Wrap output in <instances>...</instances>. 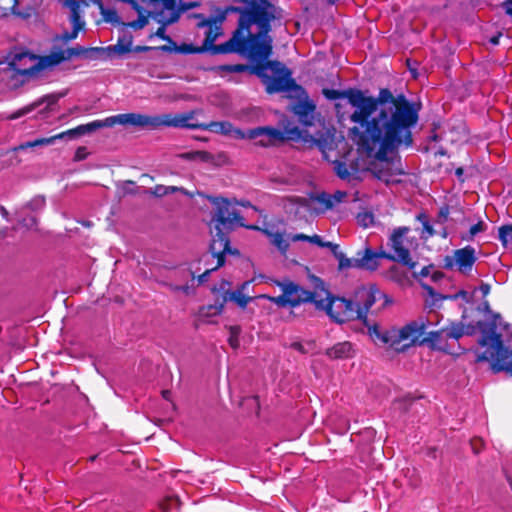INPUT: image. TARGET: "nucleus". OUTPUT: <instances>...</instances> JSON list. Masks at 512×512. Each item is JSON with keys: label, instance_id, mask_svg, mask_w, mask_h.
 <instances>
[{"label": "nucleus", "instance_id": "864d4df0", "mask_svg": "<svg viewBox=\"0 0 512 512\" xmlns=\"http://www.w3.org/2000/svg\"><path fill=\"white\" fill-rule=\"evenodd\" d=\"M23 225L31 228L36 225V219L34 217H31L27 222L26 220H23Z\"/></svg>", "mask_w": 512, "mask_h": 512}, {"label": "nucleus", "instance_id": "9d476101", "mask_svg": "<svg viewBox=\"0 0 512 512\" xmlns=\"http://www.w3.org/2000/svg\"><path fill=\"white\" fill-rule=\"evenodd\" d=\"M165 114L149 116L140 113H124L109 116L103 120H95L86 124V131L92 133L100 128L113 127L115 125H122L125 127H149V128H158L161 126H165V124H169L170 122L166 120Z\"/></svg>", "mask_w": 512, "mask_h": 512}, {"label": "nucleus", "instance_id": "a211bd4d", "mask_svg": "<svg viewBox=\"0 0 512 512\" xmlns=\"http://www.w3.org/2000/svg\"><path fill=\"white\" fill-rule=\"evenodd\" d=\"M212 241L209 248V253L203 256L206 261L208 257L217 259L215 268L221 267L225 262V254L232 253L230 249V242L227 234L223 230L211 228Z\"/></svg>", "mask_w": 512, "mask_h": 512}, {"label": "nucleus", "instance_id": "69168bd1", "mask_svg": "<svg viewBox=\"0 0 512 512\" xmlns=\"http://www.w3.org/2000/svg\"><path fill=\"white\" fill-rule=\"evenodd\" d=\"M249 285H250V281H245L244 283L241 284V286L238 290H242V292L244 293V290L247 289V287Z\"/></svg>", "mask_w": 512, "mask_h": 512}, {"label": "nucleus", "instance_id": "cd10ccee", "mask_svg": "<svg viewBox=\"0 0 512 512\" xmlns=\"http://www.w3.org/2000/svg\"><path fill=\"white\" fill-rule=\"evenodd\" d=\"M95 4L98 5L99 7V10H100V13L103 17V19L106 21V22H110V23H118L119 22V17H118V14H117V11L115 9H112V8H106L102 1L101 0H92Z\"/></svg>", "mask_w": 512, "mask_h": 512}, {"label": "nucleus", "instance_id": "72a5a7b5", "mask_svg": "<svg viewBox=\"0 0 512 512\" xmlns=\"http://www.w3.org/2000/svg\"><path fill=\"white\" fill-rule=\"evenodd\" d=\"M356 218L357 223L364 228H368L374 224V215L370 211H361L357 214Z\"/></svg>", "mask_w": 512, "mask_h": 512}, {"label": "nucleus", "instance_id": "3c124183", "mask_svg": "<svg viewBox=\"0 0 512 512\" xmlns=\"http://www.w3.org/2000/svg\"><path fill=\"white\" fill-rule=\"evenodd\" d=\"M505 12L512 17V0H505L504 2Z\"/></svg>", "mask_w": 512, "mask_h": 512}, {"label": "nucleus", "instance_id": "052dcab7", "mask_svg": "<svg viewBox=\"0 0 512 512\" xmlns=\"http://www.w3.org/2000/svg\"><path fill=\"white\" fill-rule=\"evenodd\" d=\"M431 267H423L420 271V275L426 277L430 274Z\"/></svg>", "mask_w": 512, "mask_h": 512}, {"label": "nucleus", "instance_id": "338daca9", "mask_svg": "<svg viewBox=\"0 0 512 512\" xmlns=\"http://www.w3.org/2000/svg\"><path fill=\"white\" fill-rule=\"evenodd\" d=\"M162 395L166 400L170 399L171 392L169 390H163Z\"/></svg>", "mask_w": 512, "mask_h": 512}, {"label": "nucleus", "instance_id": "c85d7f7f", "mask_svg": "<svg viewBox=\"0 0 512 512\" xmlns=\"http://www.w3.org/2000/svg\"><path fill=\"white\" fill-rule=\"evenodd\" d=\"M226 298L235 302L241 308H245L247 304L252 300V298L246 296L242 290L229 291L226 293Z\"/></svg>", "mask_w": 512, "mask_h": 512}, {"label": "nucleus", "instance_id": "13d9d810", "mask_svg": "<svg viewBox=\"0 0 512 512\" xmlns=\"http://www.w3.org/2000/svg\"><path fill=\"white\" fill-rule=\"evenodd\" d=\"M501 33H499L498 35L496 36H493L490 38L489 42L492 44V45H498L499 44V38L501 37Z\"/></svg>", "mask_w": 512, "mask_h": 512}, {"label": "nucleus", "instance_id": "c756f323", "mask_svg": "<svg viewBox=\"0 0 512 512\" xmlns=\"http://www.w3.org/2000/svg\"><path fill=\"white\" fill-rule=\"evenodd\" d=\"M417 220L422 223L423 229L421 232V238L428 239L434 235H437V231L434 230L433 226L430 224L428 217L421 213L417 216Z\"/></svg>", "mask_w": 512, "mask_h": 512}, {"label": "nucleus", "instance_id": "b1692460", "mask_svg": "<svg viewBox=\"0 0 512 512\" xmlns=\"http://www.w3.org/2000/svg\"><path fill=\"white\" fill-rule=\"evenodd\" d=\"M165 3H166V0H163L161 3L160 10L149 11L148 15L155 18L159 23L162 24V26L157 29V31L155 33L156 36H158L161 39L168 40L169 38L165 35V26L168 25L169 23H165V22L159 20L162 16L165 18H169L171 16L169 11L167 10V7L165 6Z\"/></svg>", "mask_w": 512, "mask_h": 512}, {"label": "nucleus", "instance_id": "0e129e2a", "mask_svg": "<svg viewBox=\"0 0 512 512\" xmlns=\"http://www.w3.org/2000/svg\"><path fill=\"white\" fill-rule=\"evenodd\" d=\"M169 288H170L173 292H181V285H174V284H170V285H169Z\"/></svg>", "mask_w": 512, "mask_h": 512}, {"label": "nucleus", "instance_id": "2eb2a0df", "mask_svg": "<svg viewBox=\"0 0 512 512\" xmlns=\"http://www.w3.org/2000/svg\"><path fill=\"white\" fill-rule=\"evenodd\" d=\"M410 232V228L403 226L393 230L389 237L388 246L391 248L392 253L387 254V259L401 262L409 267H414L415 263L412 262L410 256V242L407 238V234Z\"/></svg>", "mask_w": 512, "mask_h": 512}, {"label": "nucleus", "instance_id": "412c9836", "mask_svg": "<svg viewBox=\"0 0 512 512\" xmlns=\"http://www.w3.org/2000/svg\"><path fill=\"white\" fill-rule=\"evenodd\" d=\"M247 228L253 230H260L264 235H266L269 238L270 243L274 245L281 253L284 254L288 250L289 242L287 239H285L284 233L279 231H273L272 229L269 228L262 229L255 225L247 226Z\"/></svg>", "mask_w": 512, "mask_h": 512}, {"label": "nucleus", "instance_id": "e433bc0d", "mask_svg": "<svg viewBox=\"0 0 512 512\" xmlns=\"http://www.w3.org/2000/svg\"><path fill=\"white\" fill-rule=\"evenodd\" d=\"M309 243L315 244L319 247L330 248L333 251V253H336V250L338 249V245L333 244L332 242H324L322 238L316 234L313 236H309Z\"/></svg>", "mask_w": 512, "mask_h": 512}, {"label": "nucleus", "instance_id": "393cba45", "mask_svg": "<svg viewBox=\"0 0 512 512\" xmlns=\"http://www.w3.org/2000/svg\"><path fill=\"white\" fill-rule=\"evenodd\" d=\"M429 334L434 338L459 339L463 336L464 329L462 325L453 324L450 327L443 328L439 331L430 332Z\"/></svg>", "mask_w": 512, "mask_h": 512}, {"label": "nucleus", "instance_id": "774afa93", "mask_svg": "<svg viewBox=\"0 0 512 512\" xmlns=\"http://www.w3.org/2000/svg\"><path fill=\"white\" fill-rule=\"evenodd\" d=\"M481 290L484 294H487L489 292V286L488 285H482Z\"/></svg>", "mask_w": 512, "mask_h": 512}, {"label": "nucleus", "instance_id": "e2e57ef3", "mask_svg": "<svg viewBox=\"0 0 512 512\" xmlns=\"http://www.w3.org/2000/svg\"><path fill=\"white\" fill-rule=\"evenodd\" d=\"M437 234L440 235L444 239L447 238V236H448V232L445 227H442L441 230L439 232H437Z\"/></svg>", "mask_w": 512, "mask_h": 512}, {"label": "nucleus", "instance_id": "bb28decb", "mask_svg": "<svg viewBox=\"0 0 512 512\" xmlns=\"http://www.w3.org/2000/svg\"><path fill=\"white\" fill-rule=\"evenodd\" d=\"M59 98L60 97L56 96V95L44 96L42 99L38 100L30 107H27L24 110L19 111L16 115L13 116V118L20 117V116L24 115L25 113L32 111L35 107L41 105L42 103H47V107H50V106L56 104L58 102Z\"/></svg>", "mask_w": 512, "mask_h": 512}, {"label": "nucleus", "instance_id": "49530a36", "mask_svg": "<svg viewBox=\"0 0 512 512\" xmlns=\"http://www.w3.org/2000/svg\"><path fill=\"white\" fill-rule=\"evenodd\" d=\"M289 239L291 241H293V242H297V241H307V242H309V236L305 235L303 233L293 234V235L289 236Z\"/></svg>", "mask_w": 512, "mask_h": 512}, {"label": "nucleus", "instance_id": "7c9ffc66", "mask_svg": "<svg viewBox=\"0 0 512 512\" xmlns=\"http://www.w3.org/2000/svg\"><path fill=\"white\" fill-rule=\"evenodd\" d=\"M485 229V223L483 221H479L478 223L472 225L467 233L461 234V240L470 242L475 238L477 234L484 232Z\"/></svg>", "mask_w": 512, "mask_h": 512}, {"label": "nucleus", "instance_id": "58836bf2", "mask_svg": "<svg viewBox=\"0 0 512 512\" xmlns=\"http://www.w3.org/2000/svg\"><path fill=\"white\" fill-rule=\"evenodd\" d=\"M84 27H81V25H77V26H72V31L70 32H64L61 36H60V39L67 43L69 41H72L74 39L77 38L78 34H79V31L82 30Z\"/></svg>", "mask_w": 512, "mask_h": 512}, {"label": "nucleus", "instance_id": "423d86ee", "mask_svg": "<svg viewBox=\"0 0 512 512\" xmlns=\"http://www.w3.org/2000/svg\"><path fill=\"white\" fill-rule=\"evenodd\" d=\"M250 72L261 78L269 94L301 90L291 77V71L278 61L255 64Z\"/></svg>", "mask_w": 512, "mask_h": 512}, {"label": "nucleus", "instance_id": "680f3d73", "mask_svg": "<svg viewBox=\"0 0 512 512\" xmlns=\"http://www.w3.org/2000/svg\"><path fill=\"white\" fill-rule=\"evenodd\" d=\"M237 204L243 207H251L253 209H256L249 201H239L237 202Z\"/></svg>", "mask_w": 512, "mask_h": 512}, {"label": "nucleus", "instance_id": "20e7f679", "mask_svg": "<svg viewBox=\"0 0 512 512\" xmlns=\"http://www.w3.org/2000/svg\"><path fill=\"white\" fill-rule=\"evenodd\" d=\"M267 33L268 31L261 30L253 34L251 29H236L228 41L215 47V51L238 53L256 64L265 63L272 53V39Z\"/></svg>", "mask_w": 512, "mask_h": 512}, {"label": "nucleus", "instance_id": "ddd939ff", "mask_svg": "<svg viewBox=\"0 0 512 512\" xmlns=\"http://www.w3.org/2000/svg\"><path fill=\"white\" fill-rule=\"evenodd\" d=\"M194 111L178 114H165L166 120L172 123L165 124L168 127L190 128V129H203L215 133L230 134L233 131V126L229 122H210L208 124H201L194 122Z\"/></svg>", "mask_w": 512, "mask_h": 512}, {"label": "nucleus", "instance_id": "4468645a", "mask_svg": "<svg viewBox=\"0 0 512 512\" xmlns=\"http://www.w3.org/2000/svg\"><path fill=\"white\" fill-rule=\"evenodd\" d=\"M209 200L216 208L211 220L214 229H231L235 224L245 226L243 217L231 207L227 199L223 197H209Z\"/></svg>", "mask_w": 512, "mask_h": 512}, {"label": "nucleus", "instance_id": "f257e3e1", "mask_svg": "<svg viewBox=\"0 0 512 512\" xmlns=\"http://www.w3.org/2000/svg\"><path fill=\"white\" fill-rule=\"evenodd\" d=\"M323 94L330 100L346 99L354 109L350 120L356 125L349 134L358 150L368 157L382 160L401 146L412 145L419 107L405 95L394 96L387 88L380 89L377 97L353 88L324 89Z\"/></svg>", "mask_w": 512, "mask_h": 512}, {"label": "nucleus", "instance_id": "f3484780", "mask_svg": "<svg viewBox=\"0 0 512 512\" xmlns=\"http://www.w3.org/2000/svg\"><path fill=\"white\" fill-rule=\"evenodd\" d=\"M226 19V14L221 13L217 16L203 19L198 23V27L206 28L205 39L203 41V50L210 51L212 54H221L215 51L214 42L223 34L222 24Z\"/></svg>", "mask_w": 512, "mask_h": 512}, {"label": "nucleus", "instance_id": "a878e982", "mask_svg": "<svg viewBox=\"0 0 512 512\" xmlns=\"http://www.w3.org/2000/svg\"><path fill=\"white\" fill-rule=\"evenodd\" d=\"M85 134H88V131H86V124H82L73 129L63 131V132L53 135V136L56 141V140H72L77 137L83 136Z\"/></svg>", "mask_w": 512, "mask_h": 512}, {"label": "nucleus", "instance_id": "bf43d9fd", "mask_svg": "<svg viewBox=\"0 0 512 512\" xmlns=\"http://www.w3.org/2000/svg\"><path fill=\"white\" fill-rule=\"evenodd\" d=\"M0 213L4 219H6L7 221L9 220V212L7 211V209L5 207L0 206Z\"/></svg>", "mask_w": 512, "mask_h": 512}, {"label": "nucleus", "instance_id": "6ab92c4d", "mask_svg": "<svg viewBox=\"0 0 512 512\" xmlns=\"http://www.w3.org/2000/svg\"><path fill=\"white\" fill-rule=\"evenodd\" d=\"M386 258L387 253L380 252L377 253L370 248H366L363 251L357 252V264L356 268L366 269V270H376L379 266V259Z\"/></svg>", "mask_w": 512, "mask_h": 512}, {"label": "nucleus", "instance_id": "a18cd8bd", "mask_svg": "<svg viewBox=\"0 0 512 512\" xmlns=\"http://www.w3.org/2000/svg\"><path fill=\"white\" fill-rule=\"evenodd\" d=\"M150 193L155 197H163L167 195V189L165 185H156L151 189Z\"/></svg>", "mask_w": 512, "mask_h": 512}, {"label": "nucleus", "instance_id": "4be33fe9", "mask_svg": "<svg viewBox=\"0 0 512 512\" xmlns=\"http://www.w3.org/2000/svg\"><path fill=\"white\" fill-rule=\"evenodd\" d=\"M325 355L332 360L351 358L354 356L353 344L349 341L336 343L325 351Z\"/></svg>", "mask_w": 512, "mask_h": 512}, {"label": "nucleus", "instance_id": "5701e85b", "mask_svg": "<svg viewBox=\"0 0 512 512\" xmlns=\"http://www.w3.org/2000/svg\"><path fill=\"white\" fill-rule=\"evenodd\" d=\"M62 4L70 11L69 20L72 26L81 25V27H84L85 21L82 20L81 8L87 5L86 2L84 0H63Z\"/></svg>", "mask_w": 512, "mask_h": 512}, {"label": "nucleus", "instance_id": "39448f33", "mask_svg": "<svg viewBox=\"0 0 512 512\" xmlns=\"http://www.w3.org/2000/svg\"><path fill=\"white\" fill-rule=\"evenodd\" d=\"M500 319V315L497 314L493 316L491 322H478L482 334L478 343L486 349L477 354L476 361H489L495 373L506 371L512 374V352L504 347L501 335L496 333L497 321Z\"/></svg>", "mask_w": 512, "mask_h": 512}, {"label": "nucleus", "instance_id": "c03bdc74", "mask_svg": "<svg viewBox=\"0 0 512 512\" xmlns=\"http://www.w3.org/2000/svg\"><path fill=\"white\" fill-rule=\"evenodd\" d=\"M89 155L87 148L85 146H80L76 149L73 160L75 162H79L85 160Z\"/></svg>", "mask_w": 512, "mask_h": 512}, {"label": "nucleus", "instance_id": "a19ab883", "mask_svg": "<svg viewBox=\"0 0 512 512\" xmlns=\"http://www.w3.org/2000/svg\"><path fill=\"white\" fill-rule=\"evenodd\" d=\"M221 69L226 72L241 73L248 69L250 70L251 67L249 68L247 65H244V64H235V65H224L221 67Z\"/></svg>", "mask_w": 512, "mask_h": 512}, {"label": "nucleus", "instance_id": "6e6d98bb", "mask_svg": "<svg viewBox=\"0 0 512 512\" xmlns=\"http://www.w3.org/2000/svg\"><path fill=\"white\" fill-rule=\"evenodd\" d=\"M181 292L189 295L193 292V287L189 285H181Z\"/></svg>", "mask_w": 512, "mask_h": 512}, {"label": "nucleus", "instance_id": "f8f14e48", "mask_svg": "<svg viewBox=\"0 0 512 512\" xmlns=\"http://www.w3.org/2000/svg\"><path fill=\"white\" fill-rule=\"evenodd\" d=\"M281 288L282 294L279 296L261 295V298L267 299L278 307H297L302 303H314L316 305L318 292H311L303 289L292 281H275Z\"/></svg>", "mask_w": 512, "mask_h": 512}, {"label": "nucleus", "instance_id": "37998d69", "mask_svg": "<svg viewBox=\"0 0 512 512\" xmlns=\"http://www.w3.org/2000/svg\"><path fill=\"white\" fill-rule=\"evenodd\" d=\"M512 235V225H504L499 228V239L503 243L508 242V237Z\"/></svg>", "mask_w": 512, "mask_h": 512}, {"label": "nucleus", "instance_id": "f704fd0d", "mask_svg": "<svg viewBox=\"0 0 512 512\" xmlns=\"http://www.w3.org/2000/svg\"><path fill=\"white\" fill-rule=\"evenodd\" d=\"M334 171L336 175L343 180H350L352 173L350 172L346 163L341 161L334 162Z\"/></svg>", "mask_w": 512, "mask_h": 512}, {"label": "nucleus", "instance_id": "603ef678", "mask_svg": "<svg viewBox=\"0 0 512 512\" xmlns=\"http://www.w3.org/2000/svg\"><path fill=\"white\" fill-rule=\"evenodd\" d=\"M448 214H449L448 208H441L439 211V217L442 218L443 221H445L447 219Z\"/></svg>", "mask_w": 512, "mask_h": 512}, {"label": "nucleus", "instance_id": "5fc2aeb1", "mask_svg": "<svg viewBox=\"0 0 512 512\" xmlns=\"http://www.w3.org/2000/svg\"><path fill=\"white\" fill-rule=\"evenodd\" d=\"M201 50H202V49H194V48H192L191 46H187V45H186V46H183V47L181 48V51H182V52H185V53L199 52V51H201Z\"/></svg>", "mask_w": 512, "mask_h": 512}, {"label": "nucleus", "instance_id": "aec40b11", "mask_svg": "<svg viewBox=\"0 0 512 512\" xmlns=\"http://www.w3.org/2000/svg\"><path fill=\"white\" fill-rule=\"evenodd\" d=\"M293 113L304 126H311L314 120L315 105L309 101H298L292 106Z\"/></svg>", "mask_w": 512, "mask_h": 512}, {"label": "nucleus", "instance_id": "ea45409f", "mask_svg": "<svg viewBox=\"0 0 512 512\" xmlns=\"http://www.w3.org/2000/svg\"><path fill=\"white\" fill-rule=\"evenodd\" d=\"M316 145L318 146V148L322 152L323 156L326 159H328L327 151L328 150H332L333 139L332 138H330L329 140L328 139H324V140H320L319 139V140L316 141Z\"/></svg>", "mask_w": 512, "mask_h": 512}, {"label": "nucleus", "instance_id": "7ed1b4c3", "mask_svg": "<svg viewBox=\"0 0 512 512\" xmlns=\"http://www.w3.org/2000/svg\"><path fill=\"white\" fill-rule=\"evenodd\" d=\"M316 308L324 310L327 315L337 323L353 319L366 320L367 313L374 303L383 300V306L390 303L388 296L380 291L376 285L361 286L355 290L352 299L330 297L327 290L318 292Z\"/></svg>", "mask_w": 512, "mask_h": 512}, {"label": "nucleus", "instance_id": "9b49d317", "mask_svg": "<svg viewBox=\"0 0 512 512\" xmlns=\"http://www.w3.org/2000/svg\"><path fill=\"white\" fill-rule=\"evenodd\" d=\"M249 8L236 7L233 10L240 13L237 29H251L253 24L259 25L262 31H268L269 23L274 18L273 6L268 0L249 1Z\"/></svg>", "mask_w": 512, "mask_h": 512}, {"label": "nucleus", "instance_id": "f03ea898", "mask_svg": "<svg viewBox=\"0 0 512 512\" xmlns=\"http://www.w3.org/2000/svg\"><path fill=\"white\" fill-rule=\"evenodd\" d=\"M130 43L127 46H123L120 43L117 45L107 48L102 47H90L86 48L80 45L69 48H55L48 55L42 57H36L28 52H22L15 54L9 62V70L12 71V75H19L24 80L34 79L40 76V74L54 66L59 65L62 62L69 61L76 57H86L89 59L96 58L97 55L103 54L106 51H117L118 53H127L130 51Z\"/></svg>", "mask_w": 512, "mask_h": 512}, {"label": "nucleus", "instance_id": "79ce46f5", "mask_svg": "<svg viewBox=\"0 0 512 512\" xmlns=\"http://www.w3.org/2000/svg\"><path fill=\"white\" fill-rule=\"evenodd\" d=\"M45 205V198L42 196L34 197L28 204L27 207L31 210H40Z\"/></svg>", "mask_w": 512, "mask_h": 512}, {"label": "nucleus", "instance_id": "0eeeda50", "mask_svg": "<svg viewBox=\"0 0 512 512\" xmlns=\"http://www.w3.org/2000/svg\"><path fill=\"white\" fill-rule=\"evenodd\" d=\"M347 196L346 192L336 191L333 194L325 192L312 194L309 198L288 196L283 198V207L289 213H300L301 209L307 212L322 214L333 209Z\"/></svg>", "mask_w": 512, "mask_h": 512}, {"label": "nucleus", "instance_id": "4c0bfd02", "mask_svg": "<svg viewBox=\"0 0 512 512\" xmlns=\"http://www.w3.org/2000/svg\"><path fill=\"white\" fill-rule=\"evenodd\" d=\"M230 330V336L228 339V342L232 348H237L239 346V334H240V327L239 326H231L229 328Z\"/></svg>", "mask_w": 512, "mask_h": 512}, {"label": "nucleus", "instance_id": "dca6fc26", "mask_svg": "<svg viewBox=\"0 0 512 512\" xmlns=\"http://www.w3.org/2000/svg\"><path fill=\"white\" fill-rule=\"evenodd\" d=\"M477 261V252L473 246L467 245L453 251L451 255L444 258L443 267L447 270H456L461 274L471 273Z\"/></svg>", "mask_w": 512, "mask_h": 512}, {"label": "nucleus", "instance_id": "4d7b16f0", "mask_svg": "<svg viewBox=\"0 0 512 512\" xmlns=\"http://www.w3.org/2000/svg\"><path fill=\"white\" fill-rule=\"evenodd\" d=\"M422 286H423V288L428 292V294H429V295H431V296H433V297H434V296H437V297L439 296L438 294H435V292H434V290H433V288H432V287H430V286H428V285H426V284H422Z\"/></svg>", "mask_w": 512, "mask_h": 512}, {"label": "nucleus", "instance_id": "6e6552de", "mask_svg": "<svg viewBox=\"0 0 512 512\" xmlns=\"http://www.w3.org/2000/svg\"><path fill=\"white\" fill-rule=\"evenodd\" d=\"M235 135L242 139L255 140V144L262 147H269L282 143L285 140H301L305 139L306 131L297 126L292 125L290 122L284 124L283 130L277 128L263 126L249 129L246 132L235 130Z\"/></svg>", "mask_w": 512, "mask_h": 512}, {"label": "nucleus", "instance_id": "8fccbe9b", "mask_svg": "<svg viewBox=\"0 0 512 512\" xmlns=\"http://www.w3.org/2000/svg\"><path fill=\"white\" fill-rule=\"evenodd\" d=\"M166 189H167V195H168V194L175 193V192H182V193H186V192H185V189H184V188H182V187H177V186H166Z\"/></svg>", "mask_w": 512, "mask_h": 512}, {"label": "nucleus", "instance_id": "1a4fd4ad", "mask_svg": "<svg viewBox=\"0 0 512 512\" xmlns=\"http://www.w3.org/2000/svg\"><path fill=\"white\" fill-rule=\"evenodd\" d=\"M426 324L424 321H412L401 329H391L381 332L378 326L369 328L372 337H376L384 344H388L396 351H404L413 346L419 338L425 333Z\"/></svg>", "mask_w": 512, "mask_h": 512}, {"label": "nucleus", "instance_id": "de8ad7c7", "mask_svg": "<svg viewBox=\"0 0 512 512\" xmlns=\"http://www.w3.org/2000/svg\"><path fill=\"white\" fill-rule=\"evenodd\" d=\"M216 269H217V268H215V266H214V267H212V268H207V269L205 270V272H204V273H202V274H200V275L198 276V282H199V283H204L205 281H207L209 274H210L212 271L216 270Z\"/></svg>", "mask_w": 512, "mask_h": 512}, {"label": "nucleus", "instance_id": "473e14b6", "mask_svg": "<svg viewBox=\"0 0 512 512\" xmlns=\"http://www.w3.org/2000/svg\"><path fill=\"white\" fill-rule=\"evenodd\" d=\"M179 3H182V0H178ZM175 2L176 0H166L165 6L167 7V10L171 14L169 18L161 17L159 20L163 21L165 23H174L178 20L179 14L175 10Z\"/></svg>", "mask_w": 512, "mask_h": 512}, {"label": "nucleus", "instance_id": "2f4dec72", "mask_svg": "<svg viewBox=\"0 0 512 512\" xmlns=\"http://www.w3.org/2000/svg\"><path fill=\"white\" fill-rule=\"evenodd\" d=\"M55 143L54 136L47 137V138H39L34 141H28L23 144H21L17 149L18 150H25L30 147H37V146H43V145H52Z\"/></svg>", "mask_w": 512, "mask_h": 512}, {"label": "nucleus", "instance_id": "09e8293b", "mask_svg": "<svg viewBox=\"0 0 512 512\" xmlns=\"http://www.w3.org/2000/svg\"><path fill=\"white\" fill-rule=\"evenodd\" d=\"M291 347L303 354L307 353L308 351L305 349L304 345L300 342H294L291 344Z\"/></svg>", "mask_w": 512, "mask_h": 512}, {"label": "nucleus", "instance_id": "c9c22d12", "mask_svg": "<svg viewBox=\"0 0 512 512\" xmlns=\"http://www.w3.org/2000/svg\"><path fill=\"white\" fill-rule=\"evenodd\" d=\"M338 260H339V267L341 269H344V268H350V267H355L356 268V264L358 263L357 262V256L356 257H353V258H347L345 257V255L343 253H334Z\"/></svg>", "mask_w": 512, "mask_h": 512}]
</instances>
